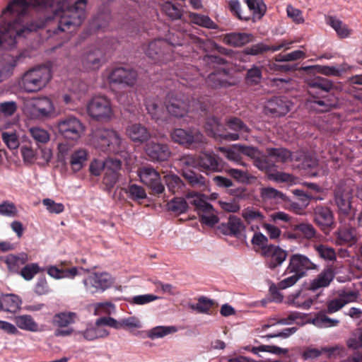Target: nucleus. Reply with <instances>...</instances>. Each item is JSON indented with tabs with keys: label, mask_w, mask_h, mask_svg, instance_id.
I'll use <instances>...</instances> for the list:
<instances>
[{
	"label": "nucleus",
	"mask_w": 362,
	"mask_h": 362,
	"mask_svg": "<svg viewBox=\"0 0 362 362\" xmlns=\"http://www.w3.org/2000/svg\"><path fill=\"white\" fill-rule=\"evenodd\" d=\"M86 7L87 0H77L71 6L67 0L60 2L55 11V16L59 19L57 33H74L86 18Z\"/></svg>",
	"instance_id": "nucleus-1"
},
{
	"label": "nucleus",
	"mask_w": 362,
	"mask_h": 362,
	"mask_svg": "<svg viewBox=\"0 0 362 362\" xmlns=\"http://www.w3.org/2000/svg\"><path fill=\"white\" fill-rule=\"evenodd\" d=\"M93 144L95 148L107 153H124L126 146L117 131L112 129H98L93 136Z\"/></svg>",
	"instance_id": "nucleus-2"
},
{
	"label": "nucleus",
	"mask_w": 362,
	"mask_h": 362,
	"mask_svg": "<svg viewBox=\"0 0 362 362\" xmlns=\"http://www.w3.org/2000/svg\"><path fill=\"white\" fill-rule=\"evenodd\" d=\"M52 78L51 70L47 66H37L25 72L19 86L27 93H35L45 88Z\"/></svg>",
	"instance_id": "nucleus-3"
},
{
	"label": "nucleus",
	"mask_w": 362,
	"mask_h": 362,
	"mask_svg": "<svg viewBox=\"0 0 362 362\" xmlns=\"http://www.w3.org/2000/svg\"><path fill=\"white\" fill-rule=\"evenodd\" d=\"M170 136L175 143L191 148H201L206 143L205 136L196 129H175L171 131Z\"/></svg>",
	"instance_id": "nucleus-4"
},
{
	"label": "nucleus",
	"mask_w": 362,
	"mask_h": 362,
	"mask_svg": "<svg viewBox=\"0 0 362 362\" xmlns=\"http://www.w3.org/2000/svg\"><path fill=\"white\" fill-rule=\"evenodd\" d=\"M25 112L33 119L48 118L54 115L55 107L52 101L47 98H35L25 105Z\"/></svg>",
	"instance_id": "nucleus-5"
},
{
	"label": "nucleus",
	"mask_w": 362,
	"mask_h": 362,
	"mask_svg": "<svg viewBox=\"0 0 362 362\" xmlns=\"http://www.w3.org/2000/svg\"><path fill=\"white\" fill-rule=\"evenodd\" d=\"M87 112L93 119L107 122L113 117V110L109 99L104 96L94 97L87 105Z\"/></svg>",
	"instance_id": "nucleus-6"
},
{
	"label": "nucleus",
	"mask_w": 362,
	"mask_h": 362,
	"mask_svg": "<svg viewBox=\"0 0 362 362\" xmlns=\"http://www.w3.org/2000/svg\"><path fill=\"white\" fill-rule=\"evenodd\" d=\"M60 134L67 139L76 141L85 132V126L76 117L70 116L60 119L57 124Z\"/></svg>",
	"instance_id": "nucleus-7"
},
{
	"label": "nucleus",
	"mask_w": 362,
	"mask_h": 362,
	"mask_svg": "<svg viewBox=\"0 0 362 362\" xmlns=\"http://www.w3.org/2000/svg\"><path fill=\"white\" fill-rule=\"evenodd\" d=\"M113 278L107 272H92L83 283L88 293L94 294L100 293L110 288L113 284Z\"/></svg>",
	"instance_id": "nucleus-8"
},
{
	"label": "nucleus",
	"mask_w": 362,
	"mask_h": 362,
	"mask_svg": "<svg viewBox=\"0 0 362 362\" xmlns=\"http://www.w3.org/2000/svg\"><path fill=\"white\" fill-rule=\"evenodd\" d=\"M25 32H29V30L25 28L18 20L12 24L1 26L0 46L4 48L13 47L16 43V37L21 36Z\"/></svg>",
	"instance_id": "nucleus-9"
},
{
	"label": "nucleus",
	"mask_w": 362,
	"mask_h": 362,
	"mask_svg": "<svg viewBox=\"0 0 362 362\" xmlns=\"http://www.w3.org/2000/svg\"><path fill=\"white\" fill-rule=\"evenodd\" d=\"M137 175L140 181L149 187L153 193L161 194L165 187L161 182L160 174L152 167L144 166L137 170Z\"/></svg>",
	"instance_id": "nucleus-10"
},
{
	"label": "nucleus",
	"mask_w": 362,
	"mask_h": 362,
	"mask_svg": "<svg viewBox=\"0 0 362 362\" xmlns=\"http://www.w3.org/2000/svg\"><path fill=\"white\" fill-rule=\"evenodd\" d=\"M143 49L148 57L157 62L165 63L171 58L168 52L170 45L167 42L160 39L144 45Z\"/></svg>",
	"instance_id": "nucleus-11"
},
{
	"label": "nucleus",
	"mask_w": 362,
	"mask_h": 362,
	"mask_svg": "<svg viewBox=\"0 0 362 362\" xmlns=\"http://www.w3.org/2000/svg\"><path fill=\"white\" fill-rule=\"evenodd\" d=\"M52 0H14L8 4L6 8L3 11V16L6 18L7 15L13 16H20L23 15L29 5L36 6L40 5H47Z\"/></svg>",
	"instance_id": "nucleus-12"
},
{
	"label": "nucleus",
	"mask_w": 362,
	"mask_h": 362,
	"mask_svg": "<svg viewBox=\"0 0 362 362\" xmlns=\"http://www.w3.org/2000/svg\"><path fill=\"white\" fill-rule=\"evenodd\" d=\"M352 189L346 185L338 186L334 192V201L340 213L348 215L351 210Z\"/></svg>",
	"instance_id": "nucleus-13"
},
{
	"label": "nucleus",
	"mask_w": 362,
	"mask_h": 362,
	"mask_svg": "<svg viewBox=\"0 0 362 362\" xmlns=\"http://www.w3.org/2000/svg\"><path fill=\"white\" fill-rule=\"evenodd\" d=\"M103 52L101 49L93 47L89 48L81 58L83 69L86 71H95L102 65Z\"/></svg>",
	"instance_id": "nucleus-14"
},
{
	"label": "nucleus",
	"mask_w": 362,
	"mask_h": 362,
	"mask_svg": "<svg viewBox=\"0 0 362 362\" xmlns=\"http://www.w3.org/2000/svg\"><path fill=\"white\" fill-rule=\"evenodd\" d=\"M136 78L137 74L134 71L123 67L112 70L107 76V80L110 83L124 84L126 86H133L136 81Z\"/></svg>",
	"instance_id": "nucleus-15"
},
{
	"label": "nucleus",
	"mask_w": 362,
	"mask_h": 362,
	"mask_svg": "<svg viewBox=\"0 0 362 362\" xmlns=\"http://www.w3.org/2000/svg\"><path fill=\"white\" fill-rule=\"evenodd\" d=\"M261 255L266 259L267 264L270 269H275L280 266L287 257L286 250L274 245L264 247Z\"/></svg>",
	"instance_id": "nucleus-16"
},
{
	"label": "nucleus",
	"mask_w": 362,
	"mask_h": 362,
	"mask_svg": "<svg viewBox=\"0 0 362 362\" xmlns=\"http://www.w3.org/2000/svg\"><path fill=\"white\" fill-rule=\"evenodd\" d=\"M316 266L306 256L294 254L290 257L289 264L286 269L287 273H298L305 275L306 271L315 269Z\"/></svg>",
	"instance_id": "nucleus-17"
},
{
	"label": "nucleus",
	"mask_w": 362,
	"mask_h": 362,
	"mask_svg": "<svg viewBox=\"0 0 362 362\" xmlns=\"http://www.w3.org/2000/svg\"><path fill=\"white\" fill-rule=\"evenodd\" d=\"M146 152L148 157L154 161H163L170 156V151L166 144L151 141L146 144Z\"/></svg>",
	"instance_id": "nucleus-18"
},
{
	"label": "nucleus",
	"mask_w": 362,
	"mask_h": 362,
	"mask_svg": "<svg viewBox=\"0 0 362 362\" xmlns=\"http://www.w3.org/2000/svg\"><path fill=\"white\" fill-rule=\"evenodd\" d=\"M291 42L286 40L281 41L277 44L269 46L264 43L260 42L248 47L244 49V53L249 55H259L264 54L268 51L276 52L281 49H288Z\"/></svg>",
	"instance_id": "nucleus-19"
},
{
	"label": "nucleus",
	"mask_w": 362,
	"mask_h": 362,
	"mask_svg": "<svg viewBox=\"0 0 362 362\" xmlns=\"http://www.w3.org/2000/svg\"><path fill=\"white\" fill-rule=\"evenodd\" d=\"M228 129L235 131V133L228 132L224 134L223 132V138L230 141H235L240 138L247 139L249 129L243 123L240 119L238 118L230 119L228 122Z\"/></svg>",
	"instance_id": "nucleus-20"
},
{
	"label": "nucleus",
	"mask_w": 362,
	"mask_h": 362,
	"mask_svg": "<svg viewBox=\"0 0 362 362\" xmlns=\"http://www.w3.org/2000/svg\"><path fill=\"white\" fill-rule=\"evenodd\" d=\"M126 134L132 141L136 143L141 144L151 138L148 130L140 124L129 125L126 130Z\"/></svg>",
	"instance_id": "nucleus-21"
},
{
	"label": "nucleus",
	"mask_w": 362,
	"mask_h": 362,
	"mask_svg": "<svg viewBox=\"0 0 362 362\" xmlns=\"http://www.w3.org/2000/svg\"><path fill=\"white\" fill-rule=\"evenodd\" d=\"M314 69L315 72L325 75L339 76L343 73L350 70L351 67L347 64H342L338 66H308L303 68L304 70Z\"/></svg>",
	"instance_id": "nucleus-22"
},
{
	"label": "nucleus",
	"mask_w": 362,
	"mask_h": 362,
	"mask_svg": "<svg viewBox=\"0 0 362 362\" xmlns=\"http://www.w3.org/2000/svg\"><path fill=\"white\" fill-rule=\"evenodd\" d=\"M165 106L169 114L176 117H182L188 112L187 103L177 98H169Z\"/></svg>",
	"instance_id": "nucleus-23"
},
{
	"label": "nucleus",
	"mask_w": 362,
	"mask_h": 362,
	"mask_svg": "<svg viewBox=\"0 0 362 362\" xmlns=\"http://www.w3.org/2000/svg\"><path fill=\"white\" fill-rule=\"evenodd\" d=\"M288 303L296 308L308 310L314 302V299L303 291H298L288 296Z\"/></svg>",
	"instance_id": "nucleus-24"
},
{
	"label": "nucleus",
	"mask_w": 362,
	"mask_h": 362,
	"mask_svg": "<svg viewBox=\"0 0 362 362\" xmlns=\"http://www.w3.org/2000/svg\"><path fill=\"white\" fill-rule=\"evenodd\" d=\"M199 167L206 170L219 172L222 165L218 158L210 153H202L199 157Z\"/></svg>",
	"instance_id": "nucleus-25"
},
{
	"label": "nucleus",
	"mask_w": 362,
	"mask_h": 362,
	"mask_svg": "<svg viewBox=\"0 0 362 362\" xmlns=\"http://www.w3.org/2000/svg\"><path fill=\"white\" fill-rule=\"evenodd\" d=\"M253 36L246 33H232L226 35L223 42L233 47H241L252 40Z\"/></svg>",
	"instance_id": "nucleus-26"
},
{
	"label": "nucleus",
	"mask_w": 362,
	"mask_h": 362,
	"mask_svg": "<svg viewBox=\"0 0 362 362\" xmlns=\"http://www.w3.org/2000/svg\"><path fill=\"white\" fill-rule=\"evenodd\" d=\"M78 334L82 335L85 339L92 341L107 337L109 332L103 327V325H97L95 322L94 325L88 327L84 331L78 332Z\"/></svg>",
	"instance_id": "nucleus-27"
},
{
	"label": "nucleus",
	"mask_w": 362,
	"mask_h": 362,
	"mask_svg": "<svg viewBox=\"0 0 362 362\" xmlns=\"http://www.w3.org/2000/svg\"><path fill=\"white\" fill-rule=\"evenodd\" d=\"M0 302L2 305V310L12 313L20 310L22 305L21 298L18 296L11 293L2 296Z\"/></svg>",
	"instance_id": "nucleus-28"
},
{
	"label": "nucleus",
	"mask_w": 362,
	"mask_h": 362,
	"mask_svg": "<svg viewBox=\"0 0 362 362\" xmlns=\"http://www.w3.org/2000/svg\"><path fill=\"white\" fill-rule=\"evenodd\" d=\"M247 4L251 15V19L254 22L260 20L266 13L267 6L262 0H243Z\"/></svg>",
	"instance_id": "nucleus-29"
},
{
	"label": "nucleus",
	"mask_w": 362,
	"mask_h": 362,
	"mask_svg": "<svg viewBox=\"0 0 362 362\" xmlns=\"http://www.w3.org/2000/svg\"><path fill=\"white\" fill-rule=\"evenodd\" d=\"M16 326L23 330L36 332L39 331V325L29 315H21L14 317Z\"/></svg>",
	"instance_id": "nucleus-30"
},
{
	"label": "nucleus",
	"mask_w": 362,
	"mask_h": 362,
	"mask_svg": "<svg viewBox=\"0 0 362 362\" xmlns=\"http://www.w3.org/2000/svg\"><path fill=\"white\" fill-rule=\"evenodd\" d=\"M291 103L282 98H276L268 103V108L270 111L279 116L285 115L291 110Z\"/></svg>",
	"instance_id": "nucleus-31"
},
{
	"label": "nucleus",
	"mask_w": 362,
	"mask_h": 362,
	"mask_svg": "<svg viewBox=\"0 0 362 362\" xmlns=\"http://www.w3.org/2000/svg\"><path fill=\"white\" fill-rule=\"evenodd\" d=\"M334 275L332 269H325L312 281L310 285V288L315 291L322 287H326L329 286L334 279Z\"/></svg>",
	"instance_id": "nucleus-32"
},
{
	"label": "nucleus",
	"mask_w": 362,
	"mask_h": 362,
	"mask_svg": "<svg viewBox=\"0 0 362 362\" xmlns=\"http://www.w3.org/2000/svg\"><path fill=\"white\" fill-rule=\"evenodd\" d=\"M186 198L195 206L199 213L212 209V205L206 202V197L204 194L190 192L187 194Z\"/></svg>",
	"instance_id": "nucleus-33"
},
{
	"label": "nucleus",
	"mask_w": 362,
	"mask_h": 362,
	"mask_svg": "<svg viewBox=\"0 0 362 362\" xmlns=\"http://www.w3.org/2000/svg\"><path fill=\"white\" fill-rule=\"evenodd\" d=\"M146 107L152 118L159 120L164 117V110L161 101L158 98H148L146 101Z\"/></svg>",
	"instance_id": "nucleus-34"
},
{
	"label": "nucleus",
	"mask_w": 362,
	"mask_h": 362,
	"mask_svg": "<svg viewBox=\"0 0 362 362\" xmlns=\"http://www.w3.org/2000/svg\"><path fill=\"white\" fill-rule=\"evenodd\" d=\"M218 149L225 155L228 160L238 165L246 166V164L242 161L241 145L235 144L230 148L220 147Z\"/></svg>",
	"instance_id": "nucleus-35"
},
{
	"label": "nucleus",
	"mask_w": 362,
	"mask_h": 362,
	"mask_svg": "<svg viewBox=\"0 0 362 362\" xmlns=\"http://www.w3.org/2000/svg\"><path fill=\"white\" fill-rule=\"evenodd\" d=\"M267 153L270 158L274 159V162L285 163L290 160H295V155L283 148H267Z\"/></svg>",
	"instance_id": "nucleus-36"
},
{
	"label": "nucleus",
	"mask_w": 362,
	"mask_h": 362,
	"mask_svg": "<svg viewBox=\"0 0 362 362\" xmlns=\"http://www.w3.org/2000/svg\"><path fill=\"white\" fill-rule=\"evenodd\" d=\"M327 23L336 31L337 35L341 38L348 37L351 34V30L349 28L347 25L338 18L332 16L329 17Z\"/></svg>",
	"instance_id": "nucleus-37"
},
{
	"label": "nucleus",
	"mask_w": 362,
	"mask_h": 362,
	"mask_svg": "<svg viewBox=\"0 0 362 362\" xmlns=\"http://www.w3.org/2000/svg\"><path fill=\"white\" fill-rule=\"evenodd\" d=\"M29 134L38 147L41 144H45L50 140V134L45 129L38 127H30Z\"/></svg>",
	"instance_id": "nucleus-38"
},
{
	"label": "nucleus",
	"mask_w": 362,
	"mask_h": 362,
	"mask_svg": "<svg viewBox=\"0 0 362 362\" xmlns=\"http://www.w3.org/2000/svg\"><path fill=\"white\" fill-rule=\"evenodd\" d=\"M188 17L192 23L210 29L217 28V25L208 16L190 12Z\"/></svg>",
	"instance_id": "nucleus-39"
},
{
	"label": "nucleus",
	"mask_w": 362,
	"mask_h": 362,
	"mask_svg": "<svg viewBox=\"0 0 362 362\" xmlns=\"http://www.w3.org/2000/svg\"><path fill=\"white\" fill-rule=\"evenodd\" d=\"M87 159V153L83 149L75 151L71 156L70 165L74 172L79 171Z\"/></svg>",
	"instance_id": "nucleus-40"
},
{
	"label": "nucleus",
	"mask_w": 362,
	"mask_h": 362,
	"mask_svg": "<svg viewBox=\"0 0 362 362\" xmlns=\"http://www.w3.org/2000/svg\"><path fill=\"white\" fill-rule=\"evenodd\" d=\"M315 221L322 226H329L333 222V216L327 208L318 207L315 211Z\"/></svg>",
	"instance_id": "nucleus-41"
},
{
	"label": "nucleus",
	"mask_w": 362,
	"mask_h": 362,
	"mask_svg": "<svg viewBox=\"0 0 362 362\" xmlns=\"http://www.w3.org/2000/svg\"><path fill=\"white\" fill-rule=\"evenodd\" d=\"M28 259V255L25 253H21L18 256L9 255L6 257L5 263L10 271L16 272L19 267L25 264Z\"/></svg>",
	"instance_id": "nucleus-42"
},
{
	"label": "nucleus",
	"mask_w": 362,
	"mask_h": 362,
	"mask_svg": "<svg viewBox=\"0 0 362 362\" xmlns=\"http://www.w3.org/2000/svg\"><path fill=\"white\" fill-rule=\"evenodd\" d=\"M245 349L250 351L251 352L257 355H258L260 351L269 352L278 356L286 355L288 352V350L287 349L281 348L274 345H262L258 347H252V349H250L249 347H245Z\"/></svg>",
	"instance_id": "nucleus-43"
},
{
	"label": "nucleus",
	"mask_w": 362,
	"mask_h": 362,
	"mask_svg": "<svg viewBox=\"0 0 362 362\" xmlns=\"http://www.w3.org/2000/svg\"><path fill=\"white\" fill-rule=\"evenodd\" d=\"M227 229L229 230V234L238 237L245 230V226L240 218L230 216L226 225Z\"/></svg>",
	"instance_id": "nucleus-44"
},
{
	"label": "nucleus",
	"mask_w": 362,
	"mask_h": 362,
	"mask_svg": "<svg viewBox=\"0 0 362 362\" xmlns=\"http://www.w3.org/2000/svg\"><path fill=\"white\" fill-rule=\"evenodd\" d=\"M120 329L132 332L141 329L143 324L139 317L136 316H128L120 320Z\"/></svg>",
	"instance_id": "nucleus-45"
},
{
	"label": "nucleus",
	"mask_w": 362,
	"mask_h": 362,
	"mask_svg": "<svg viewBox=\"0 0 362 362\" xmlns=\"http://www.w3.org/2000/svg\"><path fill=\"white\" fill-rule=\"evenodd\" d=\"M1 139L9 149H16L20 145L18 135L16 131H4L1 133Z\"/></svg>",
	"instance_id": "nucleus-46"
},
{
	"label": "nucleus",
	"mask_w": 362,
	"mask_h": 362,
	"mask_svg": "<svg viewBox=\"0 0 362 362\" xmlns=\"http://www.w3.org/2000/svg\"><path fill=\"white\" fill-rule=\"evenodd\" d=\"M176 331L177 329L173 326H158L148 331V337L151 339L162 338Z\"/></svg>",
	"instance_id": "nucleus-47"
},
{
	"label": "nucleus",
	"mask_w": 362,
	"mask_h": 362,
	"mask_svg": "<svg viewBox=\"0 0 362 362\" xmlns=\"http://www.w3.org/2000/svg\"><path fill=\"white\" fill-rule=\"evenodd\" d=\"M293 231H298L299 235H301L304 238L311 239L315 237L316 234L314 227L308 223H302L292 226Z\"/></svg>",
	"instance_id": "nucleus-48"
},
{
	"label": "nucleus",
	"mask_w": 362,
	"mask_h": 362,
	"mask_svg": "<svg viewBox=\"0 0 362 362\" xmlns=\"http://www.w3.org/2000/svg\"><path fill=\"white\" fill-rule=\"evenodd\" d=\"M228 6L230 11L240 20L248 21L251 19V15L241 9V4L238 0H229Z\"/></svg>",
	"instance_id": "nucleus-49"
},
{
	"label": "nucleus",
	"mask_w": 362,
	"mask_h": 362,
	"mask_svg": "<svg viewBox=\"0 0 362 362\" xmlns=\"http://www.w3.org/2000/svg\"><path fill=\"white\" fill-rule=\"evenodd\" d=\"M0 214L3 216L14 218L18 215V210L13 202L4 200L0 203Z\"/></svg>",
	"instance_id": "nucleus-50"
},
{
	"label": "nucleus",
	"mask_w": 362,
	"mask_h": 362,
	"mask_svg": "<svg viewBox=\"0 0 362 362\" xmlns=\"http://www.w3.org/2000/svg\"><path fill=\"white\" fill-rule=\"evenodd\" d=\"M206 131L209 135L214 137H223L222 127L214 117L209 118L205 124Z\"/></svg>",
	"instance_id": "nucleus-51"
},
{
	"label": "nucleus",
	"mask_w": 362,
	"mask_h": 362,
	"mask_svg": "<svg viewBox=\"0 0 362 362\" xmlns=\"http://www.w3.org/2000/svg\"><path fill=\"white\" fill-rule=\"evenodd\" d=\"M226 78L227 74L225 71H218L211 74L208 76V83L214 88L226 86H228Z\"/></svg>",
	"instance_id": "nucleus-52"
},
{
	"label": "nucleus",
	"mask_w": 362,
	"mask_h": 362,
	"mask_svg": "<svg viewBox=\"0 0 362 362\" xmlns=\"http://www.w3.org/2000/svg\"><path fill=\"white\" fill-rule=\"evenodd\" d=\"M242 216L248 223L253 222H262L264 219L263 214L257 209L247 207L243 210Z\"/></svg>",
	"instance_id": "nucleus-53"
},
{
	"label": "nucleus",
	"mask_w": 362,
	"mask_h": 362,
	"mask_svg": "<svg viewBox=\"0 0 362 362\" xmlns=\"http://www.w3.org/2000/svg\"><path fill=\"white\" fill-rule=\"evenodd\" d=\"M74 313H61L54 317V324L58 327H65L74 322Z\"/></svg>",
	"instance_id": "nucleus-54"
},
{
	"label": "nucleus",
	"mask_w": 362,
	"mask_h": 362,
	"mask_svg": "<svg viewBox=\"0 0 362 362\" xmlns=\"http://www.w3.org/2000/svg\"><path fill=\"white\" fill-rule=\"evenodd\" d=\"M339 321L329 318L325 315L319 314L313 320L312 323L319 327H332L338 325Z\"/></svg>",
	"instance_id": "nucleus-55"
},
{
	"label": "nucleus",
	"mask_w": 362,
	"mask_h": 362,
	"mask_svg": "<svg viewBox=\"0 0 362 362\" xmlns=\"http://www.w3.org/2000/svg\"><path fill=\"white\" fill-rule=\"evenodd\" d=\"M314 248L318 255L325 260L332 261L336 259L335 251L332 247L325 245H315Z\"/></svg>",
	"instance_id": "nucleus-56"
},
{
	"label": "nucleus",
	"mask_w": 362,
	"mask_h": 362,
	"mask_svg": "<svg viewBox=\"0 0 362 362\" xmlns=\"http://www.w3.org/2000/svg\"><path fill=\"white\" fill-rule=\"evenodd\" d=\"M226 172L228 175L240 182H248L251 177V175L247 170L228 168L226 170Z\"/></svg>",
	"instance_id": "nucleus-57"
},
{
	"label": "nucleus",
	"mask_w": 362,
	"mask_h": 362,
	"mask_svg": "<svg viewBox=\"0 0 362 362\" xmlns=\"http://www.w3.org/2000/svg\"><path fill=\"white\" fill-rule=\"evenodd\" d=\"M162 10L171 19L177 20L182 17V11L175 4L170 1H166L162 5Z\"/></svg>",
	"instance_id": "nucleus-58"
},
{
	"label": "nucleus",
	"mask_w": 362,
	"mask_h": 362,
	"mask_svg": "<svg viewBox=\"0 0 362 362\" xmlns=\"http://www.w3.org/2000/svg\"><path fill=\"white\" fill-rule=\"evenodd\" d=\"M338 238L343 243L352 245L357 239L356 230L352 228L341 229L338 232Z\"/></svg>",
	"instance_id": "nucleus-59"
},
{
	"label": "nucleus",
	"mask_w": 362,
	"mask_h": 362,
	"mask_svg": "<svg viewBox=\"0 0 362 362\" xmlns=\"http://www.w3.org/2000/svg\"><path fill=\"white\" fill-rule=\"evenodd\" d=\"M168 208L175 213L182 214L187 211L188 205L184 199L177 197L168 203Z\"/></svg>",
	"instance_id": "nucleus-60"
},
{
	"label": "nucleus",
	"mask_w": 362,
	"mask_h": 362,
	"mask_svg": "<svg viewBox=\"0 0 362 362\" xmlns=\"http://www.w3.org/2000/svg\"><path fill=\"white\" fill-rule=\"evenodd\" d=\"M295 160L301 161V168L303 169L314 168L317 165V161L315 158L303 152L295 155Z\"/></svg>",
	"instance_id": "nucleus-61"
},
{
	"label": "nucleus",
	"mask_w": 362,
	"mask_h": 362,
	"mask_svg": "<svg viewBox=\"0 0 362 362\" xmlns=\"http://www.w3.org/2000/svg\"><path fill=\"white\" fill-rule=\"evenodd\" d=\"M165 178L168 188L173 194L178 192L179 190L182 189L183 183L178 176L175 175H168L165 176Z\"/></svg>",
	"instance_id": "nucleus-62"
},
{
	"label": "nucleus",
	"mask_w": 362,
	"mask_h": 362,
	"mask_svg": "<svg viewBox=\"0 0 362 362\" xmlns=\"http://www.w3.org/2000/svg\"><path fill=\"white\" fill-rule=\"evenodd\" d=\"M258 169L262 171L270 170L274 167V161L269 156H266L260 153V155L254 164Z\"/></svg>",
	"instance_id": "nucleus-63"
},
{
	"label": "nucleus",
	"mask_w": 362,
	"mask_h": 362,
	"mask_svg": "<svg viewBox=\"0 0 362 362\" xmlns=\"http://www.w3.org/2000/svg\"><path fill=\"white\" fill-rule=\"evenodd\" d=\"M42 204L50 214H59L64 211V205L62 203H57L49 198L44 199Z\"/></svg>",
	"instance_id": "nucleus-64"
}]
</instances>
